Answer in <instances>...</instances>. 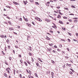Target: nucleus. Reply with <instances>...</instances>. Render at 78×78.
<instances>
[{
  "label": "nucleus",
  "instance_id": "obj_1",
  "mask_svg": "<svg viewBox=\"0 0 78 78\" xmlns=\"http://www.w3.org/2000/svg\"><path fill=\"white\" fill-rule=\"evenodd\" d=\"M13 3L15 4V5H19V4L16 2H13Z\"/></svg>",
  "mask_w": 78,
  "mask_h": 78
},
{
  "label": "nucleus",
  "instance_id": "obj_2",
  "mask_svg": "<svg viewBox=\"0 0 78 78\" xmlns=\"http://www.w3.org/2000/svg\"><path fill=\"white\" fill-rule=\"evenodd\" d=\"M51 49H52L51 48H50L49 49L48 48V51L49 52H51Z\"/></svg>",
  "mask_w": 78,
  "mask_h": 78
},
{
  "label": "nucleus",
  "instance_id": "obj_3",
  "mask_svg": "<svg viewBox=\"0 0 78 78\" xmlns=\"http://www.w3.org/2000/svg\"><path fill=\"white\" fill-rule=\"evenodd\" d=\"M54 75V73H53V72H51V75H52V78H53V75Z\"/></svg>",
  "mask_w": 78,
  "mask_h": 78
},
{
  "label": "nucleus",
  "instance_id": "obj_4",
  "mask_svg": "<svg viewBox=\"0 0 78 78\" xmlns=\"http://www.w3.org/2000/svg\"><path fill=\"white\" fill-rule=\"evenodd\" d=\"M9 70H10V68H7V69H6V70L8 71Z\"/></svg>",
  "mask_w": 78,
  "mask_h": 78
},
{
  "label": "nucleus",
  "instance_id": "obj_5",
  "mask_svg": "<svg viewBox=\"0 0 78 78\" xmlns=\"http://www.w3.org/2000/svg\"><path fill=\"white\" fill-rule=\"evenodd\" d=\"M9 29L10 30H11H11H14V29H13V28L12 27L9 28Z\"/></svg>",
  "mask_w": 78,
  "mask_h": 78
},
{
  "label": "nucleus",
  "instance_id": "obj_6",
  "mask_svg": "<svg viewBox=\"0 0 78 78\" xmlns=\"http://www.w3.org/2000/svg\"><path fill=\"white\" fill-rule=\"evenodd\" d=\"M35 75L36 77H37V78H38V76H37V73H35Z\"/></svg>",
  "mask_w": 78,
  "mask_h": 78
},
{
  "label": "nucleus",
  "instance_id": "obj_7",
  "mask_svg": "<svg viewBox=\"0 0 78 78\" xmlns=\"http://www.w3.org/2000/svg\"><path fill=\"white\" fill-rule=\"evenodd\" d=\"M38 60H39V61H40L41 62H42V60H41V59L40 58H38Z\"/></svg>",
  "mask_w": 78,
  "mask_h": 78
},
{
  "label": "nucleus",
  "instance_id": "obj_8",
  "mask_svg": "<svg viewBox=\"0 0 78 78\" xmlns=\"http://www.w3.org/2000/svg\"><path fill=\"white\" fill-rule=\"evenodd\" d=\"M0 37H2V38H4V37H5V36L3 35H1Z\"/></svg>",
  "mask_w": 78,
  "mask_h": 78
},
{
  "label": "nucleus",
  "instance_id": "obj_9",
  "mask_svg": "<svg viewBox=\"0 0 78 78\" xmlns=\"http://www.w3.org/2000/svg\"><path fill=\"white\" fill-rule=\"evenodd\" d=\"M4 75L5 76V77H7V74H6V73H4Z\"/></svg>",
  "mask_w": 78,
  "mask_h": 78
},
{
  "label": "nucleus",
  "instance_id": "obj_10",
  "mask_svg": "<svg viewBox=\"0 0 78 78\" xmlns=\"http://www.w3.org/2000/svg\"><path fill=\"white\" fill-rule=\"evenodd\" d=\"M49 45H50V46H52V45H53V44L52 43L51 44H49Z\"/></svg>",
  "mask_w": 78,
  "mask_h": 78
},
{
  "label": "nucleus",
  "instance_id": "obj_11",
  "mask_svg": "<svg viewBox=\"0 0 78 78\" xmlns=\"http://www.w3.org/2000/svg\"><path fill=\"white\" fill-rule=\"evenodd\" d=\"M24 64H25V65L26 66H28V65H27V63L26 62H24Z\"/></svg>",
  "mask_w": 78,
  "mask_h": 78
},
{
  "label": "nucleus",
  "instance_id": "obj_12",
  "mask_svg": "<svg viewBox=\"0 0 78 78\" xmlns=\"http://www.w3.org/2000/svg\"><path fill=\"white\" fill-rule=\"evenodd\" d=\"M58 13H59V14H61V15H63V14H62V13H61V12H60V11H59Z\"/></svg>",
  "mask_w": 78,
  "mask_h": 78
},
{
  "label": "nucleus",
  "instance_id": "obj_13",
  "mask_svg": "<svg viewBox=\"0 0 78 78\" xmlns=\"http://www.w3.org/2000/svg\"><path fill=\"white\" fill-rule=\"evenodd\" d=\"M47 38H46V39H48V40H50V38L48 37H46Z\"/></svg>",
  "mask_w": 78,
  "mask_h": 78
},
{
  "label": "nucleus",
  "instance_id": "obj_14",
  "mask_svg": "<svg viewBox=\"0 0 78 78\" xmlns=\"http://www.w3.org/2000/svg\"><path fill=\"white\" fill-rule=\"evenodd\" d=\"M61 41H64V42L66 41V40H64L63 39H61Z\"/></svg>",
  "mask_w": 78,
  "mask_h": 78
},
{
  "label": "nucleus",
  "instance_id": "obj_15",
  "mask_svg": "<svg viewBox=\"0 0 78 78\" xmlns=\"http://www.w3.org/2000/svg\"><path fill=\"white\" fill-rule=\"evenodd\" d=\"M62 30H66V29L64 27H62Z\"/></svg>",
  "mask_w": 78,
  "mask_h": 78
},
{
  "label": "nucleus",
  "instance_id": "obj_16",
  "mask_svg": "<svg viewBox=\"0 0 78 78\" xmlns=\"http://www.w3.org/2000/svg\"><path fill=\"white\" fill-rule=\"evenodd\" d=\"M36 64L37 67H38V66H39V64L38 63H37V62L36 63Z\"/></svg>",
  "mask_w": 78,
  "mask_h": 78
},
{
  "label": "nucleus",
  "instance_id": "obj_17",
  "mask_svg": "<svg viewBox=\"0 0 78 78\" xmlns=\"http://www.w3.org/2000/svg\"><path fill=\"white\" fill-rule=\"evenodd\" d=\"M35 3L36 4V5H39V3L38 2H36Z\"/></svg>",
  "mask_w": 78,
  "mask_h": 78
},
{
  "label": "nucleus",
  "instance_id": "obj_18",
  "mask_svg": "<svg viewBox=\"0 0 78 78\" xmlns=\"http://www.w3.org/2000/svg\"><path fill=\"white\" fill-rule=\"evenodd\" d=\"M64 9L66 10H68L69 9H68V8H64Z\"/></svg>",
  "mask_w": 78,
  "mask_h": 78
},
{
  "label": "nucleus",
  "instance_id": "obj_19",
  "mask_svg": "<svg viewBox=\"0 0 78 78\" xmlns=\"http://www.w3.org/2000/svg\"><path fill=\"white\" fill-rule=\"evenodd\" d=\"M19 21H22V18L19 19Z\"/></svg>",
  "mask_w": 78,
  "mask_h": 78
},
{
  "label": "nucleus",
  "instance_id": "obj_20",
  "mask_svg": "<svg viewBox=\"0 0 78 78\" xmlns=\"http://www.w3.org/2000/svg\"><path fill=\"white\" fill-rule=\"evenodd\" d=\"M35 19L37 20H39V18H35Z\"/></svg>",
  "mask_w": 78,
  "mask_h": 78
},
{
  "label": "nucleus",
  "instance_id": "obj_21",
  "mask_svg": "<svg viewBox=\"0 0 78 78\" xmlns=\"http://www.w3.org/2000/svg\"><path fill=\"white\" fill-rule=\"evenodd\" d=\"M6 7L7 8H11V7H10L8 6H6Z\"/></svg>",
  "mask_w": 78,
  "mask_h": 78
},
{
  "label": "nucleus",
  "instance_id": "obj_22",
  "mask_svg": "<svg viewBox=\"0 0 78 78\" xmlns=\"http://www.w3.org/2000/svg\"><path fill=\"white\" fill-rule=\"evenodd\" d=\"M51 62L53 64H55V62L54 61L52 60Z\"/></svg>",
  "mask_w": 78,
  "mask_h": 78
},
{
  "label": "nucleus",
  "instance_id": "obj_23",
  "mask_svg": "<svg viewBox=\"0 0 78 78\" xmlns=\"http://www.w3.org/2000/svg\"><path fill=\"white\" fill-rule=\"evenodd\" d=\"M20 78H22V75L20 74Z\"/></svg>",
  "mask_w": 78,
  "mask_h": 78
},
{
  "label": "nucleus",
  "instance_id": "obj_24",
  "mask_svg": "<svg viewBox=\"0 0 78 78\" xmlns=\"http://www.w3.org/2000/svg\"><path fill=\"white\" fill-rule=\"evenodd\" d=\"M38 20L39 22H42V20H40V19L39 18V19Z\"/></svg>",
  "mask_w": 78,
  "mask_h": 78
},
{
  "label": "nucleus",
  "instance_id": "obj_25",
  "mask_svg": "<svg viewBox=\"0 0 78 78\" xmlns=\"http://www.w3.org/2000/svg\"><path fill=\"white\" fill-rule=\"evenodd\" d=\"M30 2H34L33 0H30Z\"/></svg>",
  "mask_w": 78,
  "mask_h": 78
},
{
  "label": "nucleus",
  "instance_id": "obj_26",
  "mask_svg": "<svg viewBox=\"0 0 78 78\" xmlns=\"http://www.w3.org/2000/svg\"><path fill=\"white\" fill-rule=\"evenodd\" d=\"M67 65H68V66H69V67H70V66H71V64H67Z\"/></svg>",
  "mask_w": 78,
  "mask_h": 78
},
{
  "label": "nucleus",
  "instance_id": "obj_27",
  "mask_svg": "<svg viewBox=\"0 0 78 78\" xmlns=\"http://www.w3.org/2000/svg\"><path fill=\"white\" fill-rule=\"evenodd\" d=\"M27 62L29 64H30V65H31V63H30V62L27 61Z\"/></svg>",
  "mask_w": 78,
  "mask_h": 78
},
{
  "label": "nucleus",
  "instance_id": "obj_28",
  "mask_svg": "<svg viewBox=\"0 0 78 78\" xmlns=\"http://www.w3.org/2000/svg\"><path fill=\"white\" fill-rule=\"evenodd\" d=\"M63 18L64 19H67V17H64Z\"/></svg>",
  "mask_w": 78,
  "mask_h": 78
},
{
  "label": "nucleus",
  "instance_id": "obj_29",
  "mask_svg": "<svg viewBox=\"0 0 78 78\" xmlns=\"http://www.w3.org/2000/svg\"><path fill=\"white\" fill-rule=\"evenodd\" d=\"M69 73H70V74H71V75H72V74H73V73H72V72H70Z\"/></svg>",
  "mask_w": 78,
  "mask_h": 78
},
{
  "label": "nucleus",
  "instance_id": "obj_30",
  "mask_svg": "<svg viewBox=\"0 0 78 78\" xmlns=\"http://www.w3.org/2000/svg\"><path fill=\"white\" fill-rule=\"evenodd\" d=\"M59 23H62V22L61 21H60L59 22Z\"/></svg>",
  "mask_w": 78,
  "mask_h": 78
},
{
  "label": "nucleus",
  "instance_id": "obj_31",
  "mask_svg": "<svg viewBox=\"0 0 78 78\" xmlns=\"http://www.w3.org/2000/svg\"><path fill=\"white\" fill-rule=\"evenodd\" d=\"M57 50H58V51H61V50H60L59 49H57Z\"/></svg>",
  "mask_w": 78,
  "mask_h": 78
},
{
  "label": "nucleus",
  "instance_id": "obj_32",
  "mask_svg": "<svg viewBox=\"0 0 78 78\" xmlns=\"http://www.w3.org/2000/svg\"><path fill=\"white\" fill-rule=\"evenodd\" d=\"M70 69V70H72V72H74V70H73L72 69Z\"/></svg>",
  "mask_w": 78,
  "mask_h": 78
},
{
  "label": "nucleus",
  "instance_id": "obj_33",
  "mask_svg": "<svg viewBox=\"0 0 78 78\" xmlns=\"http://www.w3.org/2000/svg\"><path fill=\"white\" fill-rule=\"evenodd\" d=\"M73 41H75L76 42V41H77V40H76L75 39H73Z\"/></svg>",
  "mask_w": 78,
  "mask_h": 78
},
{
  "label": "nucleus",
  "instance_id": "obj_34",
  "mask_svg": "<svg viewBox=\"0 0 78 78\" xmlns=\"http://www.w3.org/2000/svg\"><path fill=\"white\" fill-rule=\"evenodd\" d=\"M6 42H7V43H8V42H9V40L8 39V40L6 41Z\"/></svg>",
  "mask_w": 78,
  "mask_h": 78
},
{
  "label": "nucleus",
  "instance_id": "obj_35",
  "mask_svg": "<svg viewBox=\"0 0 78 78\" xmlns=\"http://www.w3.org/2000/svg\"><path fill=\"white\" fill-rule=\"evenodd\" d=\"M59 46L60 47H62V45H61V44H60L59 45Z\"/></svg>",
  "mask_w": 78,
  "mask_h": 78
},
{
  "label": "nucleus",
  "instance_id": "obj_36",
  "mask_svg": "<svg viewBox=\"0 0 78 78\" xmlns=\"http://www.w3.org/2000/svg\"><path fill=\"white\" fill-rule=\"evenodd\" d=\"M5 63L6 64V65H8V63H7V62H5Z\"/></svg>",
  "mask_w": 78,
  "mask_h": 78
},
{
  "label": "nucleus",
  "instance_id": "obj_37",
  "mask_svg": "<svg viewBox=\"0 0 78 78\" xmlns=\"http://www.w3.org/2000/svg\"><path fill=\"white\" fill-rule=\"evenodd\" d=\"M8 23H9L10 25H11V22L9 21Z\"/></svg>",
  "mask_w": 78,
  "mask_h": 78
},
{
  "label": "nucleus",
  "instance_id": "obj_38",
  "mask_svg": "<svg viewBox=\"0 0 78 78\" xmlns=\"http://www.w3.org/2000/svg\"><path fill=\"white\" fill-rule=\"evenodd\" d=\"M60 8V6L57 7V8H58V9H59Z\"/></svg>",
  "mask_w": 78,
  "mask_h": 78
},
{
  "label": "nucleus",
  "instance_id": "obj_39",
  "mask_svg": "<svg viewBox=\"0 0 78 78\" xmlns=\"http://www.w3.org/2000/svg\"><path fill=\"white\" fill-rule=\"evenodd\" d=\"M15 47L17 48H19V47H17V46H15Z\"/></svg>",
  "mask_w": 78,
  "mask_h": 78
},
{
  "label": "nucleus",
  "instance_id": "obj_40",
  "mask_svg": "<svg viewBox=\"0 0 78 78\" xmlns=\"http://www.w3.org/2000/svg\"><path fill=\"white\" fill-rule=\"evenodd\" d=\"M28 77H29V78H31V76L30 75H29Z\"/></svg>",
  "mask_w": 78,
  "mask_h": 78
},
{
  "label": "nucleus",
  "instance_id": "obj_41",
  "mask_svg": "<svg viewBox=\"0 0 78 78\" xmlns=\"http://www.w3.org/2000/svg\"><path fill=\"white\" fill-rule=\"evenodd\" d=\"M69 20V22H71L72 20Z\"/></svg>",
  "mask_w": 78,
  "mask_h": 78
},
{
  "label": "nucleus",
  "instance_id": "obj_42",
  "mask_svg": "<svg viewBox=\"0 0 78 78\" xmlns=\"http://www.w3.org/2000/svg\"><path fill=\"white\" fill-rule=\"evenodd\" d=\"M68 34L70 35V36H71V34H70V33H68Z\"/></svg>",
  "mask_w": 78,
  "mask_h": 78
},
{
  "label": "nucleus",
  "instance_id": "obj_43",
  "mask_svg": "<svg viewBox=\"0 0 78 78\" xmlns=\"http://www.w3.org/2000/svg\"><path fill=\"white\" fill-rule=\"evenodd\" d=\"M20 62L21 63H22V60H20Z\"/></svg>",
  "mask_w": 78,
  "mask_h": 78
},
{
  "label": "nucleus",
  "instance_id": "obj_44",
  "mask_svg": "<svg viewBox=\"0 0 78 78\" xmlns=\"http://www.w3.org/2000/svg\"><path fill=\"white\" fill-rule=\"evenodd\" d=\"M45 20L46 22H48V20L45 19Z\"/></svg>",
  "mask_w": 78,
  "mask_h": 78
},
{
  "label": "nucleus",
  "instance_id": "obj_45",
  "mask_svg": "<svg viewBox=\"0 0 78 78\" xmlns=\"http://www.w3.org/2000/svg\"><path fill=\"white\" fill-rule=\"evenodd\" d=\"M7 18L8 19H10V18H9V17L8 16L7 17Z\"/></svg>",
  "mask_w": 78,
  "mask_h": 78
},
{
  "label": "nucleus",
  "instance_id": "obj_46",
  "mask_svg": "<svg viewBox=\"0 0 78 78\" xmlns=\"http://www.w3.org/2000/svg\"><path fill=\"white\" fill-rule=\"evenodd\" d=\"M7 73H9V70L7 71Z\"/></svg>",
  "mask_w": 78,
  "mask_h": 78
},
{
  "label": "nucleus",
  "instance_id": "obj_47",
  "mask_svg": "<svg viewBox=\"0 0 78 78\" xmlns=\"http://www.w3.org/2000/svg\"><path fill=\"white\" fill-rule=\"evenodd\" d=\"M32 23L34 25H35V24L34 23V22H32Z\"/></svg>",
  "mask_w": 78,
  "mask_h": 78
},
{
  "label": "nucleus",
  "instance_id": "obj_48",
  "mask_svg": "<svg viewBox=\"0 0 78 78\" xmlns=\"http://www.w3.org/2000/svg\"><path fill=\"white\" fill-rule=\"evenodd\" d=\"M9 59L11 61V57H9Z\"/></svg>",
  "mask_w": 78,
  "mask_h": 78
},
{
  "label": "nucleus",
  "instance_id": "obj_49",
  "mask_svg": "<svg viewBox=\"0 0 78 78\" xmlns=\"http://www.w3.org/2000/svg\"><path fill=\"white\" fill-rule=\"evenodd\" d=\"M19 56L20 58L21 57V55H19Z\"/></svg>",
  "mask_w": 78,
  "mask_h": 78
},
{
  "label": "nucleus",
  "instance_id": "obj_50",
  "mask_svg": "<svg viewBox=\"0 0 78 78\" xmlns=\"http://www.w3.org/2000/svg\"><path fill=\"white\" fill-rule=\"evenodd\" d=\"M63 68H65V65H64L63 66Z\"/></svg>",
  "mask_w": 78,
  "mask_h": 78
},
{
  "label": "nucleus",
  "instance_id": "obj_51",
  "mask_svg": "<svg viewBox=\"0 0 78 78\" xmlns=\"http://www.w3.org/2000/svg\"><path fill=\"white\" fill-rule=\"evenodd\" d=\"M74 19L75 20H77V18H74Z\"/></svg>",
  "mask_w": 78,
  "mask_h": 78
},
{
  "label": "nucleus",
  "instance_id": "obj_52",
  "mask_svg": "<svg viewBox=\"0 0 78 78\" xmlns=\"http://www.w3.org/2000/svg\"><path fill=\"white\" fill-rule=\"evenodd\" d=\"M24 3L25 4V5H26L27 3H25V1H24Z\"/></svg>",
  "mask_w": 78,
  "mask_h": 78
},
{
  "label": "nucleus",
  "instance_id": "obj_53",
  "mask_svg": "<svg viewBox=\"0 0 78 78\" xmlns=\"http://www.w3.org/2000/svg\"><path fill=\"white\" fill-rule=\"evenodd\" d=\"M57 17L58 18H59V19H60V17H59V15H58Z\"/></svg>",
  "mask_w": 78,
  "mask_h": 78
},
{
  "label": "nucleus",
  "instance_id": "obj_54",
  "mask_svg": "<svg viewBox=\"0 0 78 78\" xmlns=\"http://www.w3.org/2000/svg\"><path fill=\"white\" fill-rule=\"evenodd\" d=\"M28 26L29 27H31V25H30V24H29V25H28Z\"/></svg>",
  "mask_w": 78,
  "mask_h": 78
},
{
  "label": "nucleus",
  "instance_id": "obj_55",
  "mask_svg": "<svg viewBox=\"0 0 78 78\" xmlns=\"http://www.w3.org/2000/svg\"><path fill=\"white\" fill-rule=\"evenodd\" d=\"M50 22V20H48V22Z\"/></svg>",
  "mask_w": 78,
  "mask_h": 78
},
{
  "label": "nucleus",
  "instance_id": "obj_56",
  "mask_svg": "<svg viewBox=\"0 0 78 78\" xmlns=\"http://www.w3.org/2000/svg\"><path fill=\"white\" fill-rule=\"evenodd\" d=\"M32 62H33V61H34V60L32 58Z\"/></svg>",
  "mask_w": 78,
  "mask_h": 78
},
{
  "label": "nucleus",
  "instance_id": "obj_57",
  "mask_svg": "<svg viewBox=\"0 0 78 78\" xmlns=\"http://www.w3.org/2000/svg\"><path fill=\"white\" fill-rule=\"evenodd\" d=\"M58 16H59V17H60V18H61V16H60V15H58Z\"/></svg>",
  "mask_w": 78,
  "mask_h": 78
},
{
  "label": "nucleus",
  "instance_id": "obj_58",
  "mask_svg": "<svg viewBox=\"0 0 78 78\" xmlns=\"http://www.w3.org/2000/svg\"><path fill=\"white\" fill-rule=\"evenodd\" d=\"M55 47V48H57V46H56V45L54 46V47Z\"/></svg>",
  "mask_w": 78,
  "mask_h": 78
},
{
  "label": "nucleus",
  "instance_id": "obj_59",
  "mask_svg": "<svg viewBox=\"0 0 78 78\" xmlns=\"http://www.w3.org/2000/svg\"><path fill=\"white\" fill-rule=\"evenodd\" d=\"M29 48H30V50H31V47L30 46V47H29Z\"/></svg>",
  "mask_w": 78,
  "mask_h": 78
},
{
  "label": "nucleus",
  "instance_id": "obj_60",
  "mask_svg": "<svg viewBox=\"0 0 78 78\" xmlns=\"http://www.w3.org/2000/svg\"><path fill=\"white\" fill-rule=\"evenodd\" d=\"M46 5L47 6H48V4L47 3H46Z\"/></svg>",
  "mask_w": 78,
  "mask_h": 78
},
{
  "label": "nucleus",
  "instance_id": "obj_61",
  "mask_svg": "<svg viewBox=\"0 0 78 78\" xmlns=\"http://www.w3.org/2000/svg\"><path fill=\"white\" fill-rule=\"evenodd\" d=\"M65 57L66 58H68V57L67 56H65Z\"/></svg>",
  "mask_w": 78,
  "mask_h": 78
},
{
  "label": "nucleus",
  "instance_id": "obj_62",
  "mask_svg": "<svg viewBox=\"0 0 78 78\" xmlns=\"http://www.w3.org/2000/svg\"><path fill=\"white\" fill-rule=\"evenodd\" d=\"M76 36H78V34H76Z\"/></svg>",
  "mask_w": 78,
  "mask_h": 78
},
{
  "label": "nucleus",
  "instance_id": "obj_63",
  "mask_svg": "<svg viewBox=\"0 0 78 78\" xmlns=\"http://www.w3.org/2000/svg\"><path fill=\"white\" fill-rule=\"evenodd\" d=\"M5 38H6V35H5Z\"/></svg>",
  "mask_w": 78,
  "mask_h": 78
},
{
  "label": "nucleus",
  "instance_id": "obj_64",
  "mask_svg": "<svg viewBox=\"0 0 78 78\" xmlns=\"http://www.w3.org/2000/svg\"><path fill=\"white\" fill-rule=\"evenodd\" d=\"M68 41H69V42H70V39H68Z\"/></svg>",
  "mask_w": 78,
  "mask_h": 78
}]
</instances>
